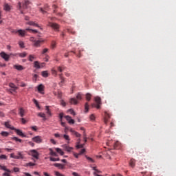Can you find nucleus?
Returning a JSON list of instances; mask_svg holds the SVG:
<instances>
[{
  "mask_svg": "<svg viewBox=\"0 0 176 176\" xmlns=\"http://www.w3.org/2000/svg\"><path fill=\"white\" fill-rule=\"evenodd\" d=\"M76 98H72L69 100L70 104H73L74 105H76L78 104V100L80 101L82 100V94L78 93L76 94Z\"/></svg>",
  "mask_w": 176,
  "mask_h": 176,
  "instance_id": "nucleus-1",
  "label": "nucleus"
},
{
  "mask_svg": "<svg viewBox=\"0 0 176 176\" xmlns=\"http://www.w3.org/2000/svg\"><path fill=\"white\" fill-rule=\"evenodd\" d=\"M95 102H96V104H92V107H95L97 109H100L101 108V98L98 96L95 97Z\"/></svg>",
  "mask_w": 176,
  "mask_h": 176,
  "instance_id": "nucleus-2",
  "label": "nucleus"
},
{
  "mask_svg": "<svg viewBox=\"0 0 176 176\" xmlns=\"http://www.w3.org/2000/svg\"><path fill=\"white\" fill-rule=\"evenodd\" d=\"M0 56L2 58H3V60H5V61H9V59L10 58V54L8 55V54L5 53V52H1L0 54Z\"/></svg>",
  "mask_w": 176,
  "mask_h": 176,
  "instance_id": "nucleus-3",
  "label": "nucleus"
},
{
  "mask_svg": "<svg viewBox=\"0 0 176 176\" xmlns=\"http://www.w3.org/2000/svg\"><path fill=\"white\" fill-rule=\"evenodd\" d=\"M30 154L33 157H34V159H36V160L39 159V153H38L36 150H31Z\"/></svg>",
  "mask_w": 176,
  "mask_h": 176,
  "instance_id": "nucleus-4",
  "label": "nucleus"
},
{
  "mask_svg": "<svg viewBox=\"0 0 176 176\" xmlns=\"http://www.w3.org/2000/svg\"><path fill=\"white\" fill-rule=\"evenodd\" d=\"M49 25L50 27H51L52 28H53V30H55V31H58V28H60V25H58V24L56 23H49Z\"/></svg>",
  "mask_w": 176,
  "mask_h": 176,
  "instance_id": "nucleus-5",
  "label": "nucleus"
},
{
  "mask_svg": "<svg viewBox=\"0 0 176 176\" xmlns=\"http://www.w3.org/2000/svg\"><path fill=\"white\" fill-rule=\"evenodd\" d=\"M65 119L68 122L69 124H75V120L71 118L69 116H64Z\"/></svg>",
  "mask_w": 176,
  "mask_h": 176,
  "instance_id": "nucleus-6",
  "label": "nucleus"
},
{
  "mask_svg": "<svg viewBox=\"0 0 176 176\" xmlns=\"http://www.w3.org/2000/svg\"><path fill=\"white\" fill-rule=\"evenodd\" d=\"M32 140L34 142H36V144H41L43 141L42 137L41 136H35L34 138H32Z\"/></svg>",
  "mask_w": 176,
  "mask_h": 176,
  "instance_id": "nucleus-7",
  "label": "nucleus"
},
{
  "mask_svg": "<svg viewBox=\"0 0 176 176\" xmlns=\"http://www.w3.org/2000/svg\"><path fill=\"white\" fill-rule=\"evenodd\" d=\"M37 90L38 91V93H40L41 94H45V93L43 91H45V86L42 84L39 85L37 87Z\"/></svg>",
  "mask_w": 176,
  "mask_h": 176,
  "instance_id": "nucleus-8",
  "label": "nucleus"
},
{
  "mask_svg": "<svg viewBox=\"0 0 176 176\" xmlns=\"http://www.w3.org/2000/svg\"><path fill=\"white\" fill-rule=\"evenodd\" d=\"M109 119H111V115L105 111L104 112V122L106 124H108V120Z\"/></svg>",
  "mask_w": 176,
  "mask_h": 176,
  "instance_id": "nucleus-9",
  "label": "nucleus"
},
{
  "mask_svg": "<svg viewBox=\"0 0 176 176\" xmlns=\"http://www.w3.org/2000/svg\"><path fill=\"white\" fill-rule=\"evenodd\" d=\"M14 131L16 133L17 135H20V137H26V135L23 133V131L20 129H17L14 128Z\"/></svg>",
  "mask_w": 176,
  "mask_h": 176,
  "instance_id": "nucleus-10",
  "label": "nucleus"
},
{
  "mask_svg": "<svg viewBox=\"0 0 176 176\" xmlns=\"http://www.w3.org/2000/svg\"><path fill=\"white\" fill-rule=\"evenodd\" d=\"M10 56H19L21 58H24V57H25L27 56V53L26 52H22V53H19V54H10Z\"/></svg>",
  "mask_w": 176,
  "mask_h": 176,
  "instance_id": "nucleus-11",
  "label": "nucleus"
},
{
  "mask_svg": "<svg viewBox=\"0 0 176 176\" xmlns=\"http://www.w3.org/2000/svg\"><path fill=\"white\" fill-rule=\"evenodd\" d=\"M4 125L7 129H10V130H14V127L10 124V122L9 121L4 122Z\"/></svg>",
  "mask_w": 176,
  "mask_h": 176,
  "instance_id": "nucleus-12",
  "label": "nucleus"
},
{
  "mask_svg": "<svg viewBox=\"0 0 176 176\" xmlns=\"http://www.w3.org/2000/svg\"><path fill=\"white\" fill-rule=\"evenodd\" d=\"M43 42V40H38V41H34V46L35 47H41V43Z\"/></svg>",
  "mask_w": 176,
  "mask_h": 176,
  "instance_id": "nucleus-13",
  "label": "nucleus"
},
{
  "mask_svg": "<svg viewBox=\"0 0 176 176\" xmlns=\"http://www.w3.org/2000/svg\"><path fill=\"white\" fill-rule=\"evenodd\" d=\"M63 148H64V149L67 151V152H71V151H72V149H74V148L69 146L67 144H64L63 146Z\"/></svg>",
  "mask_w": 176,
  "mask_h": 176,
  "instance_id": "nucleus-14",
  "label": "nucleus"
},
{
  "mask_svg": "<svg viewBox=\"0 0 176 176\" xmlns=\"http://www.w3.org/2000/svg\"><path fill=\"white\" fill-rule=\"evenodd\" d=\"M54 167H58L60 170H64V168H65V166L61 164L56 163V164H54Z\"/></svg>",
  "mask_w": 176,
  "mask_h": 176,
  "instance_id": "nucleus-15",
  "label": "nucleus"
},
{
  "mask_svg": "<svg viewBox=\"0 0 176 176\" xmlns=\"http://www.w3.org/2000/svg\"><path fill=\"white\" fill-rule=\"evenodd\" d=\"M19 111V115H20L21 118H24V113H25V110H24L23 108H20Z\"/></svg>",
  "mask_w": 176,
  "mask_h": 176,
  "instance_id": "nucleus-16",
  "label": "nucleus"
},
{
  "mask_svg": "<svg viewBox=\"0 0 176 176\" xmlns=\"http://www.w3.org/2000/svg\"><path fill=\"white\" fill-rule=\"evenodd\" d=\"M59 78L60 79V82H59L60 86H63V83L65 82V78L63 76V74H59Z\"/></svg>",
  "mask_w": 176,
  "mask_h": 176,
  "instance_id": "nucleus-17",
  "label": "nucleus"
},
{
  "mask_svg": "<svg viewBox=\"0 0 176 176\" xmlns=\"http://www.w3.org/2000/svg\"><path fill=\"white\" fill-rule=\"evenodd\" d=\"M14 68H15V69H17V71H23V69H24V67L20 65H14Z\"/></svg>",
  "mask_w": 176,
  "mask_h": 176,
  "instance_id": "nucleus-18",
  "label": "nucleus"
},
{
  "mask_svg": "<svg viewBox=\"0 0 176 176\" xmlns=\"http://www.w3.org/2000/svg\"><path fill=\"white\" fill-rule=\"evenodd\" d=\"M121 146H122V144L118 141L114 143V149H120Z\"/></svg>",
  "mask_w": 176,
  "mask_h": 176,
  "instance_id": "nucleus-19",
  "label": "nucleus"
},
{
  "mask_svg": "<svg viewBox=\"0 0 176 176\" xmlns=\"http://www.w3.org/2000/svg\"><path fill=\"white\" fill-rule=\"evenodd\" d=\"M129 166L131 167H132L133 168H134V167H135V160L134 159H131L130 162H129Z\"/></svg>",
  "mask_w": 176,
  "mask_h": 176,
  "instance_id": "nucleus-20",
  "label": "nucleus"
},
{
  "mask_svg": "<svg viewBox=\"0 0 176 176\" xmlns=\"http://www.w3.org/2000/svg\"><path fill=\"white\" fill-rule=\"evenodd\" d=\"M0 170H3V171H6L7 173H13V171L8 169L5 166L0 165Z\"/></svg>",
  "mask_w": 176,
  "mask_h": 176,
  "instance_id": "nucleus-21",
  "label": "nucleus"
},
{
  "mask_svg": "<svg viewBox=\"0 0 176 176\" xmlns=\"http://www.w3.org/2000/svg\"><path fill=\"white\" fill-rule=\"evenodd\" d=\"M30 3V1L28 0H25L23 4V9H27L28 5Z\"/></svg>",
  "mask_w": 176,
  "mask_h": 176,
  "instance_id": "nucleus-22",
  "label": "nucleus"
},
{
  "mask_svg": "<svg viewBox=\"0 0 176 176\" xmlns=\"http://www.w3.org/2000/svg\"><path fill=\"white\" fill-rule=\"evenodd\" d=\"M49 108H50L49 106H45L46 113H47V115H48L49 116H52V111H51L50 109H49Z\"/></svg>",
  "mask_w": 176,
  "mask_h": 176,
  "instance_id": "nucleus-23",
  "label": "nucleus"
},
{
  "mask_svg": "<svg viewBox=\"0 0 176 176\" xmlns=\"http://www.w3.org/2000/svg\"><path fill=\"white\" fill-rule=\"evenodd\" d=\"M62 137H63V138L67 141V144H69V141H71V138H69V135L65 134V135H62Z\"/></svg>",
  "mask_w": 176,
  "mask_h": 176,
  "instance_id": "nucleus-24",
  "label": "nucleus"
},
{
  "mask_svg": "<svg viewBox=\"0 0 176 176\" xmlns=\"http://www.w3.org/2000/svg\"><path fill=\"white\" fill-rule=\"evenodd\" d=\"M65 69V67L64 65L62 66H58L57 67V71L58 72H63Z\"/></svg>",
  "mask_w": 176,
  "mask_h": 176,
  "instance_id": "nucleus-25",
  "label": "nucleus"
},
{
  "mask_svg": "<svg viewBox=\"0 0 176 176\" xmlns=\"http://www.w3.org/2000/svg\"><path fill=\"white\" fill-rule=\"evenodd\" d=\"M48 8H49L48 6H45L44 7V8H40V12H41V13H43V14H45V13H46V10H47Z\"/></svg>",
  "mask_w": 176,
  "mask_h": 176,
  "instance_id": "nucleus-26",
  "label": "nucleus"
},
{
  "mask_svg": "<svg viewBox=\"0 0 176 176\" xmlns=\"http://www.w3.org/2000/svg\"><path fill=\"white\" fill-rule=\"evenodd\" d=\"M34 68H37V69H41V64H39L38 61H34Z\"/></svg>",
  "mask_w": 176,
  "mask_h": 176,
  "instance_id": "nucleus-27",
  "label": "nucleus"
},
{
  "mask_svg": "<svg viewBox=\"0 0 176 176\" xmlns=\"http://www.w3.org/2000/svg\"><path fill=\"white\" fill-rule=\"evenodd\" d=\"M27 24H28V25H33L34 27H38V28H39V25H38L37 23H36L34 22V21L28 22Z\"/></svg>",
  "mask_w": 176,
  "mask_h": 176,
  "instance_id": "nucleus-28",
  "label": "nucleus"
},
{
  "mask_svg": "<svg viewBox=\"0 0 176 176\" xmlns=\"http://www.w3.org/2000/svg\"><path fill=\"white\" fill-rule=\"evenodd\" d=\"M38 116H39L40 118H43V120H46V114H45L44 113H38Z\"/></svg>",
  "mask_w": 176,
  "mask_h": 176,
  "instance_id": "nucleus-29",
  "label": "nucleus"
},
{
  "mask_svg": "<svg viewBox=\"0 0 176 176\" xmlns=\"http://www.w3.org/2000/svg\"><path fill=\"white\" fill-rule=\"evenodd\" d=\"M101 173H102V172H101V170H98L94 171L93 173V174L94 176H102V175H101Z\"/></svg>",
  "mask_w": 176,
  "mask_h": 176,
  "instance_id": "nucleus-30",
  "label": "nucleus"
},
{
  "mask_svg": "<svg viewBox=\"0 0 176 176\" xmlns=\"http://www.w3.org/2000/svg\"><path fill=\"white\" fill-rule=\"evenodd\" d=\"M16 32H18L21 36H24V35H25V30H19Z\"/></svg>",
  "mask_w": 176,
  "mask_h": 176,
  "instance_id": "nucleus-31",
  "label": "nucleus"
},
{
  "mask_svg": "<svg viewBox=\"0 0 176 176\" xmlns=\"http://www.w3.org/2000/svg\"><path fill=\"white\" fill-rule=\"evenodd\" d=\"M4 10H6V12H10V6H9V4L6 3L4 5Z\"/></svg>",
  "mask_w": 176,
  "mask_h": 176,
  "instance_id": "nucleus-32",
  "label": "nucleus"
},
{
  "mask_svg": "<svg viewBox=\"0 0 176 176\" xmlns=\"http://www.w3.org/2000/svg\"><path fill=\"white\" fill-rule=\"evenodd\" d=\"M41 75L43 78H47V76H49V73H47V71H43L42 72Z\"/></svg>",
  "mask_w": 176,
  "mask_h": 176,
  "instance_id": "nucleus-33",
  "label": "nucleus"
},
{
  "mask_svg": "<svg viewBox=\"0 0 176 176\" xmlns=\"http://www.w3.org/2000/svg\"><path fill=\"white\" fill-rule=\"evenodd\" d=\"M33 102L34 104H35L36 108H38V109H41V106H39V103H38V100H36V99H33Z\"/></svg>",
  "mask_w": 176,
  "mask_h": 176,
  "instance_id": "nucleus-34",
  "label": "nucleus"
},
{
  "mask_svg": "<svg viewBox=\"0 0 176 176\" xmlns=\"http://www.w3.org/2000/svg\"><path fill=\"white\" fill-rule=\"evenodd\" d=\"M56 152H57L58 153H60V155L61 156L64 155V152H63V150H61L60 148H56Z\"/></svg>",
  "mask_w": 176,
  "mask_h": 176,
  "instance_id": "nucleus-35",
  "label": "nucleus"
},
{
  "mask_svg": "<svg viewBox=\"0 0 176 176\" xmlns=\"http://www.w3.org/2000/svg\"><path fill=\"white\" fill-rule=\"evenodd\" d=\"M18 9L19 10H21V14H24V12H23L22 9H23V7L21 6V3H18Z\"/></svg>",
  "mask_w": 176,
  "mask_h": 176,
  "instance_id": "nucleus-36",
  "label": "nucleus"
},
{
  "mask_svg": "<svg viewBox=\"0 0 176 176\" xmlns=\"http://www.w3.org/2000/svg\"><path fill=\"white\" fill-rule=\"evenodd\" d=\"M0 134L2 135V137H8L9 132L2 131Z\"/></svg>",
  "mask_w": 176,
  "mask_h": 176,
  "instance_id": "nucleus-37",
  "label": "nucleus"
},
{
  "mask_svg": "<svg viewBox=\"0 0 176 176\" xmlns=\"http://www.w3.org/2000/svg\"><path fill=\"white\" fill-rule=\"evenodd\" d=\"M13 141H16V142H23L21 139H19L17 137L12 138Z\"/></svg>",
  "mask_w": 176,
  "mask_h": 176,
  "instance_id": "nucleus-38",
  "label": "nucleus"
},
{
  "mask_svg": "<svg viewBox=\"0 0 176 176\" xmlns=\"http://www.w3.org/2000/svg\"><path fill=\"white\" fill-rule=\"evenodd\" d=\"M86 159L88 160V162H89V163H94V160H93V158L88 157L87 155L85 156Z\"/></svg>",
  "mask_w": 176,
  "mask_h": 176,
  "instance_id": "nucleus-39",
  "label": "nucleus"
},
{
  "mask_svg": "<svg viewBox=\"0 0 176 176\" xmlns=\"http://www.w3.org/2000/svg\"><path fill=\"white\" fill-rule=\"evenodd\" d=\"M0 160H8V156L5 155H0Z\"/></svg>",
  "mask_w": 176,
  "mask_h": 176,
  "instance_id": "nucleus-40",
  "label": "nucleus"
},
{
  "mask_svg": "<svg viewBox=\"0 0 176 176\" xmlns=\"http://www.w3.org/2000/svg\"><path fill=\"white\" fill-rule=\"evenodd\" d=\"M36 166V164H35V163H32V162H29V163H27L26 164H25V166L26 167H31V166Z\"/></svg>",
  "mask_w": 176,
  "mask_h": 176,
  "instance_id": "nucleus-41",
  "label": "nucleus"
},
{
  "mask_svg": "<svg viewBox=\"0 0 176 176\" xmlns=\"http://www.w3.org/2000/svg\"><path fill=\"white\" fill-rule=\"evenodd\" d=\"M50 160L51 162H59L60 158H54V157H50Z\"/></svg>",
  "mask_w": 176,
  "mask_h": 176,
  "instance_id": "nucleus-42",
  "label": "nucleus"
},
{
  "mask_svg": "<svg viewBox=\"0 0 176 176\" xmlns=\"http://www.w3.org/2000/svg\"><path fill=\"white\" fill-rule=\"evenodd\" d=\"M86 100H87V101H90V100H91V94H86Z\"/></svg>",
  "mask_w": 176,
  "mask_h": 176,
  "instance_id": "nucleus-43",
  "label": "nucleus"
},
{
  "mask_svg": "<svg viewBox=\"0 0 176 176\" xmlns=\"http://www.w3.org/2000/svg\"><path fill=\"white\" fill-rule=\"evenodd\" d=\"M51 156H57V153L53 151L52 148H50Z\"/></svg>",
  "mask_w": 176,
  "mask_h": 176,
  "instance_id": "nucleus-44",
  "label": "nucleus"
},
{
  "mask_svg": "<svg viewBox=\"0 0 176 176\" xmlns=\"http://www.w3.org/2000/svg\"><path fill=\"white\" fill-rule=\"evenodd\" d=\"M19 155H16V159H24V157L21 154V153H18Z\"/></svg>",
  "mask_w": 176,
  "mask_h": 176,
  "instance_id": "nucleus-45",
  "label": "nucleus"
},
{
  "mask_svg": "<svg viewBox=\"0 0 176 176\" xmlns=\"http://www.w3.org/2000/svg\"><path fill=\"white\" fill-rule=\"evenodd\" d=\"M25 31H31L32 32H34L35 34L38 33V30H32V29H30V28L25 29Z\"/></svg>",
  "mask_w": 176,
  "mask_h": 176,
  "instance_id": "nucleus-46",
  "label": "nucleus"
},
{
  "mask_svg": "<svg viewBox=\"0 0 176 176\" xmlns=\"http://www.w3.org/2000/svg\"><path fill=\"white\" fill-rule=\"evenodd\" d=\"M64 118V113H59V119L60 122H63V118Z\"/></svg>",
  "mask_w": 176,
  "mask_h": 176,
  "instance_id": "nucleus-47",
  "label": "nucleus"
},
{
  "mask_svg": "<svg viewBox=\"0 0 176 176\" xmlns=\"http://www.w3.org/2000/svg\"><path fill=\"white\" fill-rule=\"evenodd\" d=\"M85 112H89V103L86 102L85 105Z\"/></svg>",
  "mask_w": 176,
  "mask_h": 176,
  "instance_id": "nucleus-48",
  "label": "nucleus"
},
{
  "mask_svg": "<svg viewBox=\"0 0 176 176\" xmlns=\"http://www.w3.org/2000/svg\"><path fill=\"white\" fill-rule=\"evenodd\" d=\"M9 86H10V87H11V89H16V88H17V87H16V85L13 82H10L9 84Z\"/></svg>",
  "mask_w": 176,
  "mask_h": 176,
  "instance_id": "nucleus-49",
  "label": "nucleus"
},
{
  "mask_svg": "<svg viewBox=\"0 0 176 176\" xmlns=\"http://www.w3.org/2000/svg\"><path fill=\"white\" fill-rule=\"evenodd\" d=\"M52 75H54V76H57V72H56V69H52Z\"/></svg>",
  "mask_w": 176,
  "mask_h": 176,
  "instance_id": "nucleus-50",
  "label": "nucleus"
},
{
  "mask_svg": "<svg viewBox=\"0 0 176 176\" xmlns=\"http://www.w3.org/2000/svg\"><path fill=\"white\" fill-rule=\"evenodd\" d=\"M47 52H49V49L47 48H45L43 50V52H42V54H45V53H47Z\"/></svg>",
  "mask_w": 176,
  "mask_h": 176,
  "instance_id": "nucleus-51",
  "label": "nucleus"
},
{
  "mask_svg": "<svg viewBox=\"0 0 176 176\" xmlns=\"http://www.w3.org/2000/svg\"><path fill=\"white\" fill-rule=\"evenodd\" d=\"M52 49H54L56 47V43L55 41H52L51 44Z\"/></svg>",
  "mask_w": 176,
  "mask_h": 176,
  "instance_id": "nucleus-52",
  "label": "nucleus"
},
{
  "mask_svg": "<svg viewBox=\"0 0 176 176\" xmlns=\"http://www.w3.org/2000/svg\"><path fill=\"white\" fill-rule=\"evenodd\" d=\"M74 135H76V137H77V138H80V136H81V135H80V133H78V132H74Z\"/></svg>",
  "mask_w": 176,
  "mask_h": 176,
  "instance_id": "nucleus-53",
  "label": "nucleus"
},
{
  "mask_svg": "<svg viewBox=\"0 0 176 176\" xmlns=\"http://www.w3.org/2000/svg\"><path fill=\"white\" fill-rule=\"evenodd\" d=\"M32 130H33V131H36L38 130V126H31Z\"/></svg>",
  "mask_w": 176,
  "mask_h": 176,
  "instance_id": "nucleus-54",
  "label": "nucleus"
},
{
  "mask_svg": "<svg viewBox=\"0 0 176 176\" xmlns=\"http://www.w3.org/2000/svg\"><path fill=\"white\" fill-rule=\"evenodd\" d=\"M62 96L63 95L61 94V91H58V95H57L58 98H61Z\"/></svg>",
  "mask_w": 176,
  "mask_h": 176,
  "instance_id": "nucleus-55",
  "label": "nucleus"
},
{
  "mask_svg": "<svg viewBox=\"0 0 176 176\" xmlns=\"http://www.w3.org/2000/svg\"><path fill=\"white\" fill-rule=\"evenodd\" d=\"M85 146V144H78L76 146L77 149H80V148H83Z\"/></svg>",
  "mask_w": 176,
  "mask_h": 176,
  "instance_id": "nucleus-56",
  "label": "nucleus"
},
{
  "mask_svg": "<svg viewBox=\"0 0 176 176\" xmlns=\"http://www.w3.org/2000/svg\"><path fill=\"white\" fill-rule=\"evenodd\" d=\"M19 45L20 47H24V43L23 41H19Z\"/></svg>",
  "mask_w": 176,
  "mask_h": 176,
  "instance_id": "nucleus-57",
  "label": "nucleus"
},
{
  "mask_svg": "<svg viewBox=\"0 0 176 176\" xmlns=\"http://www.w3.org/2000/svg\"><path fill=\"white\" fill-rule=\"evenodd\" d=\"M13 170H14V173H19V171H20V168L17 167H14Z\"/></svg>",
  "mask_w": 176,
  "mask_h": 176,
  "instance_id": "nucleus-58",
  "label": "nucleus"
},
{
  "mask_svg": "<svg viewBox=\"0 0 176 176\" xmlns=\"http://www.w3.org/2000/svg\"><path fill=\"white\" fill-rule=\"evenodd\" d=\"M62 136H63V135H60L59 133L54 134V137H56V138H60Z\"/></svg>",
  "mask_w": 176,
  "mask_h": 176,
  "instance_id": "nucleus-59",
  "label": "nucleus"
},
{
  "mask_svg": "<svg viewBox=\"0 0 176 176\" xmlns=\"http://www.w3.org/2000/svg\"><path fill=\"white\" fill-rule=\"evenodd\" d=\"M69 112H70L71 115H73L74 116L76 115V113H75V111H74L72 109H69Z\"/></svg>",
  "mask_w": 176,
  "mask_h": 176,
  "instance_id": "nucleus-60",
  "label": "nucleus"
},
{
  "mask_svg": "<svg viewBox=\"0 0 176 176\" xmlns=\"http://www.w3.org/2000/svg\"><path fill=\"white\" fill-rule=\"evenodd\" d=\"M10 157L12 158V159H16V155H14V153H11L10 154Z\"/></svg>",
  "mask_w": 176,
  "mask_h": 176,
  "instance_id": "nucleus-61",
  "label": "nucleus"
},
{
  "mask_svg": "<svg viewBox=\"0 0 176 176\" xmlns=\"http://www.w3.org/2000/svg\"><path fill=\"white\" fill-rule=\"evenodd\" d=\"M34 60V56L30 55L29 56V61H33Z\"/></svg>",
  "mask_w": 176,
  "mask_h": 176,
  "instance_id": "nucleus-62",
  "label": "nucleus"
},
{
  "mask_svg": "<svg viewBox=\"0 0 176 176\" xmlns=\"http://www.w3.org/2000/svg\"><path fill=\"white\" fill-rule=\"evenodd\" d=\"M60 104L61 105H63V107H65V105H67V104L64 102L63 100H60Z\"/></svg>",
  "mask_w": 176,
  "mask_h": 176,
  "instance_id": "nucleus-63",
  "label": "nucleus"
},
{
  "mask_svg": "<svg viewBox=\"0 0 176 176\" xmlns=\"http://www.w3.org/2000/svg\"><path fill=\"white\" fill-rule=\"evenodd\" d=\"M17 87L16 88H12L11 89H10V93H12V91H16V90H17Z\"/></svg>",
  "mask_w": 176,
  "mask_h": 176,
  "instance_id": "nucleus-64",
  "label": "nucleus"
}]
</instances>
